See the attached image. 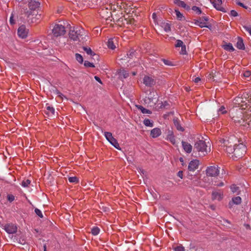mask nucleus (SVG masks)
I'll return each instance as SVG.
<instances>
[{
    "label": "nucleus",
    "instance_id": "nucleus-1",
    "mask_svg": "<svg viewBox=\"0 0 251 251\" xmlns=\"http://www.w3.org/2000/svg\"><path fill=\"white\" fill-rule=\"evenodd\" d=\"M41 3L39 1L31 0L28 4L29 9L25 12L27 21L29 23H39L42 19V12L39 13L38 10Z\"/></svg>",
    "mask_w": 251,
    "mask_h": 251
},
{
    "label": "nucleus",
    "instance_id": "nucleus-2",
    "mask_svg": "<svg viewBox=\"0 0 251 251\" xmlns=\"http://www.w3.org/2000/svg\"><path fill=\"white\" fill-rule=\"evenodd\" d=\"M242 115L240 114V117ZM232 120L235 123L244 127L247 129H251V115L244 116L243 117L233 116Z\"/></svg>",
    "mask_w": 251,
    "mask_h": 251
},
{
    "label": "nucleus",
    "instance_id": "nucleus-3",
    "mask_svg": "<svg viewBox=\"0 0 251 251\" xmlns=\"http://www.w3.org/2000/svg\"><path fill=\"white\" fill-rule=\"evenodd\" d=\"M107 6H105L106 9H109L112 13H115L117 11L121 15L123 14L122 8L124 7V4L120 0H114Z\"/></svg>",
    "mask_w": 251,
    "mask_h": 251
},
{
    "label": "nucleus",
    "instance_id": "nucleus-4",
    "mask_svg": "<svg viewBox=\"0 0 251 251\" xmlns=\"http://www.w3.org/2000/svg\"><path fill=\"white\" fill-rule=\"evenodd\" d=\"M207 145L205 141L203 140H199L197 141L194 145V150L199 152L200 156H204L207 153L208 151L207 149Z\"/></svg>",
    "mask_w": 251,
    "mask_h": 251
},
{
    "label": "nucleus",
    "instance_id": "nucleus-5",
    "mask_svg": "<svg viewBox=\"0 0 251 251\" xmlns=\"http://www.w3.org/2000/svg\"><path fill=\"white\" fill-rule=\"evenodd\" d=\"M84 34V30L83 28L80 27H75L71 29L69 35V37L74 41H78Z\"/></svg>",
    "mask_w": 251,
    "mask_h": 251
},
{
    "label": "nucleus",
    "instance_id": "nucleus-6",
    "mask_svg": "<svg viewBox=\"0 0 251 251\" xmlns=\"http://www.w3.org/2000/svg\"><path fill=\"white\" fill-rule=\"evenodd\" d=\"M246 152V147L243 144L235 145L233 155L235 158H240L243 156Z\"/></svg>",
    "mask_w": 251,
    "mask_h": 251
},
{
    "label": "nucleus",
    "instance_id": "nucleus-7",
    "mask_svg": "<svg viewBox=\"0 0 251 251\" xmlns=\"http://www.w3.org/2000/svg\"><path fill=\"white\" fill-rule=\"evenodd\" d=\"M221 146H223L224 150L229 154H233L235 149V145H233L229 141V140L221 139L220 141Z\"/></svg>",
    "mask_w": 251,
    "mask_h": 251
},
{
    "label": "nucleus",
    "instance_id": "nucleus-8",
    "mask_svg": "<svg viewBox=\"0 0 251 251\" xmlns=\"http://www.w3.org/2000/svg\"><path fill=\"white\" fill-rule=\"evenodd\" d=\"M52 33L56 37L63 36L66 33L65 27L61 24H56L52 29Z\"/></svg>",
    "mask_w": 251,
    "mask_h": 251
},
{
    "label": "nucleus",
    "instance_id": "nucleus-9",
    "mask_svg": "<svg viewBox=\"0 0 251 251\" xmlns=\"http://www.w3.org/2000/svg\"><path fill=\"white\" fill-rule=\"evenodd\" d=\"M251 98H250L248 96V94L247 93H244L241 97H237L234 99L235 103L238 104H241V106L243 105V103L247 105L248 103L251 102Z\"/></svg>",
    "mask_w": 251,
    "mask_h": 251
},
{
    "label": "nucleus",
    "instance_id": "nucleus-10",
    "mask_svg": "<svg viewBox=\"0 0 251 251\" xmlns=\"http://www.w3.org/2000/svg\"><path fill=\"white\" fill-rule=\"evenodd\" d=\"M104 135L106 139L110 142V143L115 148L118 150H120L121 149L118 143L117 140L114 138L112 134L110 132L105 131L104 132Z\"/></svg>",
    "mask_w": 251,
    "mask_h": 251
},
{
    "label": "nucleus",
    "instance_id": "nucleus-11",
    "mask_svg": "<svg viewBox=\"0 0 251 251\" xmlns=\"http://www.w3.org/2000/svg\"><path fill=\"white\" fill-rule=\"evenodd\" d=\"M218 166L208 167L206 170V174L208 176H216L219 174L220 171Z\"/></svg>",
    "mask_w": 251,
    "mask_h": 251
},
{
    "label": "nucleus",
    "instance_id": "nucleus-12",
    "mask_svg": "<svg viewBox=\"0 0 251 251\" xmlns=\"http://www.w3.org/2000/svg\"><path fill=\"white\" fill-rule=\"evenodd\" d=\"M128 17H126L125 16L121 15V20H120V24H118L119 25L125 26L126 25H132L134 23V20L133 18H128L129 16L126 15Z\"/></svg>",
    "mask_w": 251,
    "mask_h": 251
},
{
    "label": "nucleus",
    "instance_id": "nucleus-13",
    "mask_svg": "<svg viewBox=\"0 0 251 251\" xmlns=\"http://www.w3.org/2000/svg\"><path fill=\"white\" fill-rule=\"evenodd\" d=\"M4 229L7 233L13 234L17 232V226L14 224L9 223L4 225Z\"/></svg>",
    "mask_w": 251,
    "mask_h": 251
},
{
    "label": "nucleus",
    "instance_id": "nucleus-14",
    "mask_svg": "<svg viewBox=\"0 0 251 251\" xmlns=\"http://www.w3.org/2000/svg\"><path fill=\"white\" fill-rule=\"evenodd\" d=\"M199 165V161L197 159H194L189 163L188 169L189 171L194 172L198 168Z\"/></svg>",
    "mask_w": 251,
    "mask_h": 251
},
{
    "label": "nucleus",
    "instance_id": "nucleus-15",
    "mask_svg": "<svg viewBox=\"0 0 251 251\" xmlns=\"http://www.w3.org/2000/svg\"><path fill=\"white\" fill-rule=\"evenodd\" d=\"M28 30L25 28V25H22L20 26L18 29V34L19 37L25 38L27 36Z\"/></svg>",
    "mask_w": 251,
    "mask_h": 251
},
{
    "label": "nucleus",
    "instance_id": "nucleus-16",
    "mask_svg": "<svg viewBox=\"0 0 251 251\" xmlns=\"http://www.w3.org/2000/svg\"><path fill=\"white\" fill-rule=\"evenodd\" d=\"M194 24L199 26L200 27H207L209 29H211V25H208L207 22H205L203 21H202V19H199L198 20H194Z\"/></svg>",
    "mask_w": 251,
    "mask_h": 251
},
{
    "label": "nucleus",
    "instance_id": "nucleus-17",
    "mask_svg": "<svg viewBox=\"0 0 251 251\" xmlns=\"http://www.w3.org/2000/svg\"><path fill=\"white\" fill-rule=\"evenodd\" d=\"M143 83L146 86L148 87H151L155 84V81L152 78L146 75L143 78Z\"/></svg>",
    "mask_w": 251,
    "mask_h": 251
},
{
    "label": "nucleus",
    "instance_id": "nucleus-18",
    "mask_svg": "<svg viewBox=\"0 0 251 251\" xmlns=\"http://www.w3.org/2000/svg\"><path fill=\"white\" fill-rule=\"evenodd\" d=\"M241 201L242 200L241 197L239 196L233 197L232 198L231 201L229 202L228 207L229 208H231L234 204H239L241 203Z\"/></svg>",
    "mask_w": 251,
    "mask_h": 251
},
{
    "label": "nucleus",
    "instance_id": "nucleus-19",
    "mask_svg": "<svg viewBox=\"0 0 251 251\" xmlns=\"http://www.w3.org/2000/svg\"><path fill=\"white\" fill-rule=\"evenodd\" d=\"M223 198V194L220 192L214 191L212 193V199L213 200H217L221 201Z\"/></svg>",
    "mask_w": 251,
    "mask_h": 251
},
{
    "label": "nucleus",
    "instance_id": "nucleus-20",
    "mask_svg": "<svg viewBox=\"0 0 251 251\" xmlns=\"http://www.w3.org/2000/svg\"><path fill=\"white\" fill-rule=\"evenodd\" d=\"M161 134V130L159 128L155 127L151 131V136L153 138H156L159 136Z\"/></svg>",
    "mask_w": 251,
    "mask_h": 251
},
{
    "label": "nucleus",
    "instance_id": "nucleus-21",
    "mask_svg": "<svg viewBox=\"0 0 251 251\" xmlns=\"http://www.w3.org/2000/svg\"><path fill=\"white\" fill-rule=\"evenodd\" d=\"M182 146L184 150L188 153H190L192 151V146L188 142L182 141Z\"/></svg>",
    "mask_w": 251,
    "mask_h": 251
},
{
    "label": "nucleus",
    "instance_id": "nucleus-22",
    "mask_svg": "<svg viewBox=\"0 0 251 251\" xmlns=\"http://www.w3.org/2000/svg\"><path fill=\"white\" fill-rule=\"evenodd\" d=\"M214 7L218 10L221 11H224V8L222 6V0H214L212 2Z\"/></svg>",
    "mask_w": 251,
    "mask_h": 251
},
{
    "label": "nucleus",
    "instance_id": "nucleus-23",
    "mask_svg": "<svg viewBox=\"0 0 251 251\" xmlns=\"http://www.w3.org/2000/svg\"><path fill=\"white\" fill-rule=\"evenodd\" d=\"M110 14L114 22H115L117 25L121 24L120 20H121V15L119 14V13L117 12L116 13H112L111 12H110Z\"/></svg>",
    "mask_w": 251,
    "mask_h": 251
},
{
    "label": "nucleus",
    "instance_id": "nucleus-24",
    "mask_svg": "<svg viewBox=\"0 0 251 251\" xmlns=\"http://www.w3.org/2000/svg\"><path fill=\"white\" fill-rule=\"evenodd\" d=\"M167 139L172 144L175 145L176 144V139L173 131L169 130L168 131Z\"/></svg>",
    "mask_w": 251,
    "mask_h": 251
},
{
    "label": "nucleus",
    "instance_id": "nucleus-25",
    "mask_svg": "<svg viewBox=\"0 0 251 251\" xmlns=\"http://www.w3.org/2000/svg\"><path fill=\"white\" fill-rule=\"evenodd\" d=\"M117 41V39L116 38H110L108 40L107 42V46L108 48L114 50L116 48V46L115 45V42Z\"/></svg>",
    "mask_w": 251,
    "mask_h": 251
},
{
    "label": "nucleus",
    "instance_id": "nucleus-26",
    "mask_svg": "<svg viewBox=\"0 0 251 251\" xmlns=\"http://www.w3.org/2000/svg\"><path fill=\"white\" fill-rule=\"evenodd\" d=\"M174 3L178 6L182 7L185 9L189 10L190 9V6L187 5L184 1L180 0H174Z\"/></svg>",
    "mask_w": 251,
    "mask_h": 251
},
{
    "label": "nucleus",
    "instance_id": "nucleus-27",
    "mask_svg": "<svg viewBox=\"0 0 251 251\" xmlns=\"http://www.w3.org/2000/svg\"><path fill=\"white\" fill-rule=\"evenodd\" d=\"M173 122L177 130L180 131H183L184 130V128L181 126L180 122L177 118L174 119Z\"/></svg>",
    "mask_w": 251,
    "mask_h": 251
},
{
    "label": "nucleus",
    "instance_id": "nucleus-28",
    "mask_svg": "<svg viewBox=\"0 0 251 251\" xmlns=\"http://www.w3.org/2000/svg\"><path fill=\"white\" fill-rule=\"evenodd\" d=\"M83 49L88 54L91 55L93 56H95L97 58V59L99 58V55L96 54L94 51H93L91 48L83 47Z\"/></svg>",
    "mask_w": 251,
    "mask_h": 251
},
{
    "label": "nucleus",
    "instance_id": "nucleus-29",
    "mask_svg": "<svg viewBox=\"0 0 251 251\" xmlns=\"http://www.w3.org/2000/svg\"><path fill=\"white\" fill-rule=\"evenodd\" d=\"M236 47L239 50L245 49V46L243 43V40L241 37L238 38V40L236 43Z\"/></svg>",
    "mask_w": 251,
    "mask_h": 251
},
{
    "label": "nucleus",
    "instance_id": "nucleus-30",
    "mask_svg": "<svg viewBox=\"0 0 251 251\" xmlns=\"http://www.w3.org/2000/svg\"><path fill=\"white\" fill-rule=\"evenodd\" d=\"M46 109L47 111L45 112V113L49 116L53 115L54 114L55 110L53 107L47 106Z\"/></svg>",
    "mask_w": 251,
    "mask_h": 251
},
{
    "label": "nucleus",
    "instance_id": "nucleus-31",
    "mask_svg": "<svg viewBox=\"0 0 251 251\" xmlns=\"http://www.w3.org/2000/svg\"><path fill=\"white\" fill-rule=\"evenodd\" d=\"M136 107H137V108L139 110H141L142 113H143V114H151V111H150V110H148V109L144 108L142 105H136Z\"/></svg>",
    "mask_w": 251,
    "mask_h": 251
},
{
    "label": "nucleus",
    "instance_id": "nucleus-32",
    "mask_svg": "<svg viewBox=\"0 0 251 251\" xmlns=\"http://www.w3.org/2000/svg\"><path fill=\"white\" fill-rule=\"evenodd\" d=\"M143 123L147 126H153V122L149 119H145L143 121Z\"/></svg>",
    "mask_w": 251,
    "mask_h": 251
},
{
    "label": "nucleus",
    "instance_id": "nucleus-33",
    "mask_svg": "<svg viewBox=\"0 0 251 251\" xmlns=\"http://www.w3.org/2000/svg\"><path fill=\"white\" fill-rule=\"evenodd\" d=\"M224 49L226 50H228L231 52L234 50V49L233 47L232 44L231 43H228L227 44L224 45Z\"/></svg>",
    "mask_w": 251,
    "mask_h": 251
},
{
    "label": "nucleus",
    "instance_id": "nucleus-34",
    "mask_svg": "<svg viewBox=\"0 0 251 251\" xmlns=\"http://www.w3.org/2000/svg\"><path fill=\"white\" fill-rule=\"evenodd\" d=\"M100 229L97 226L93 227L91 229V233L93 235H97L100 232Z\"/></svg>",
    "mask_w": 251,
    "mask_h": 251
},
{
    "label": "nucleus",
    "instance_id": "nucleus-35",
    "mask_svg": "<svg viewBox=\"0 0 251 251\" xmlns=\"http://www.w3.org/2000/svg\"><path fill=\"white\" fill-rule=\"evenodd\" d=\"M75 58L76 60L80 63L82 64L83 62V58L82 56L79 53H75Z\"/></svg>",
    "mask_w": 251,
    "mask_h": 251
},
{
    "label": "nucleus",
    "instance_id": "nucleus-36",
    "mask_svg": "<svg viewBox=\"0 0 251 251\" xmlns=\"http://www.w3.org/2000/svg\"><path fill=\"white\" fill-rule=\"evenodd\" d=\"M162 27L166 32H169L171 31V26L169 23L163 24Z\"/></svg>",
    "mask_w": 251,
    "mask_h": 251
},
{
    "label": "nucleus",
    "instance_id": "nucleus-37",
    "mask_svg": "<svg viewBox=\"0 0 251 251\" xmlns=\"http://www.w3.org/2000/svg\"><path fill=\"white\" fill-rule=\"evenodd\" d=\"M68 180L71 183H77L78 182V178L76 176L69 177Z\"/></svg>",
    "mask_w": 251,
    "mask_h": 251
},
{
    "label": "nucleus",
    "instance_id": "nucleus-38",
    "mask_svg": "<svg viewBox=\"0 0 251 251\" xmlns=\"http://www.w3.org/2000/svg\"><path fill=\"white\" fill-rule=\"evenodd\" d=\"M192 10H193L194 12H196V14L200 15L201 14L202 12L200 8L196 6H193L192 7Z\"/></svg>",
    "mask_w": 251,
    "mask_h": 251
},
{
    "label": "nucleus",
    "instance_id": "nucleus-39",
    "mask_svg": "<svg viewBox=\"0 0 251 251\" xmlns=\"http://www.w3.org/2000/svg\"><path fill=\"white\" fill-rule=\"evenodd\" d=\"M135 50L133 49H131L127 53V57L129 58H132L135 55Z\"/></svg>",
    "mask_w": 251,
    "mask_h": 251
},
{
    "label": "nucleus",
    "instance_id": "nucleus-40",
    "mask_svg": "<svg viewBox=\"0 0 251 251\" xmlns=\"http://www.w3.org/2000/svg\"><path fill=\"white\" fill-rule=\"evenodd\" d=\"M30 183V180H29V179L24 180L22 182V186L24 187H28Z\"/></svg>",
    "mask_w": 251,
    "mask_h": 251
},
{
    "label": "nucleus",
    "instance_id": "nucleus-41",
    "mask_svg": "<svg viewBox=\"0 0 251 251\" xmlns=\"http://www.w3.org/2000/svg\"><path fill=\"white\" fill-rule=\"evenodd\" d=\"M239 187L237 186L235 184H232L230 186L231 191L234 193L237 192V191L239 190Z\"/></svg>",
    "mask_w": 251,
    "mask_h": 251
},
{
    "label": "nucleus",
    "instance_id": "nucleus-42",
    "mask_svg": "<svg viewBox=\"0 0 251 251\" xmlns=\"http://www.w3.org/2000/svg\"><path fill=\"white\" fill-rule=\"evenodd\" d=\"M175 12L176 13L177 18L179 20H181L183 18V15L178 10L176 9Z\"/></svg>",
    "mask_w": 251,
    "mask_h": 251
},
{
    "label": "nucleus",
    "instance_id": "nucleus-43",
    "mask_svg": "<svg viewBox=\"0 0 251 251\" xmlns=\"http://www.w3.org/2000/svg\"><path fill=\"white\" fill-rule=\"evenodd\" d=\"M35 213H36V215H37L39 217H40V218H43V215L42 213V212L41 211V210L37 208H36L35 209Z\"/></svg>",
    "mask_w": 251,
    "mask_h": 251
},
{
    "label": "nucleus",
    "instance_id": "nucleus-44",
    "mask_svg": "<svg viewBox=\"0 0 251 251\" xmlns=\"http://www.w3.org/2000/svg\"><path fill=\"white\" fill-rule=\"evenodd\" d=\"M84 66L86 67H95L93 63H90L88 61H85L84 64Z\"/></svg>",
    "mask_w": 251,
    "mask_h": 251
},
{
    "label": "nucleus",
    "instance_id": "nucleus-45",
    "mask_svg": "<svg viewBox=\"0 0 251 251\" xmlns=\"http://www.w3.org/2000/svg\"><path fill=\"white\" fill-rule=\"evenodd\" d=\"M162 61L166 65H168V66H173V63L168 60H166L165 59H162Z\"/></svg>",
    "mask_w": 251,
    "mask_h": 251
},
{
    "label": "nucleus",
    "instance_id": "nucleus-46",
    "mask_svg": "<svg viewBox=\"0 0 251 251\" xmlns=\"http://www.w3.org/2000/svg\"><path fill=\"white\" fill-rule=\"evenodd\" d=\"M243 28L251 35V25H244Z\"/></svg>",
    "mask_w": 251,
    "mask_h": 251
},
{
    "label": "nucleus",
    "instance_id": "nucleus-47",
    "mask_svg": "<svg viewBox=\"0 0 251 251\" xmlns=\"http://www.w3.org/2000/svg\"><path fill=\"white\" fill-rule=\"evenodd\" d=\"M183 45V42L180 40H177L176 43V47H181Z\"/></svg>",
    "mask_w": 251,
    "mask_h": 251
},
{
    "label": "nucleus",
    "instance_id": "nucleus-48",
    "mask_svg": "<svg viewBox=\"0 0 251 251\" xmlns=\"http://www.w3.org/2000/svg\"><path fill=\"white\" fill-rule=\"evenodd\" d=\"M181 49L180 51V53L182 54H186L187 52L186 50V46L185 45H183L181 47Z\"/></svg>",
    "mask_w": 251,
    "mask_h": 251
},
{
    "label": "nucleus",
    "instance_id": "nucleus-49",
    "mask_svg": "<svg viewBox=\"0 0 251 251\" xmlns=\"http://www.w3.org/2000/svg\"><path fill=\"white\" fill-rule=\"evenodd\" d=\"M121 75H122L124 78H126L129 75L126 71H123L122 72Z\"/></svg>",
    "mask_w": 251,
    "mask_h": 251
},
{
    "label": "nucleus",
    "instance_id": "nucleus-50",
    "mask_svg": "<svg viewBox=\"0 0 251 251\" xmlns=\"http://www.w3.org/2000/svg\"><path fill=\"white\" fill-rule=\"evenodd\" d=\"M7 199L10 202H12L15 199V197L12 195H8Z\"/></svg>",
    "mask_w": 251,
    "mask_h": 251
},
{
    "label": "nucleus",
    "instance_id": "nucleus-51",
    "mask_svg": "<svg viewBox=\"0 0 251 251\" xmlns=\"http://www.w3.org/2000/svg\"><path fill=\"white\" fill-rule=\"evenodd\" d=\"M175 251H184L183 247L181 246H177L174 249Z\"/></svg>",
    "mask_w": 251,
    "mask_h": 251
},
{
    "label": "nucleus",
    "instance_id": "nucleus-52",
    "mask_svg": "<svg viewBox=\"0 0 251 251\" xmlns=\"http://www.w3.org/2000/svg\"><path fill=\"white\" fill-rule=\"evenodd\" d=\"M225 107L224 106H222L219 109V112H221V114H225L226 112V110H225Z\"/></svg>",
    "mask_w": 251,
    "mask_h": 251
},
{
    "label": "nucleus",
    "instance_id": "nucleus-53",
    "mask_svg": "<svg viewBox=\"0 0 251 251\" xmlns=\"http://www.w3.org/2000/svg\"><path fill=\"white\" fill-rule=\"evenodd\" d=\"M236 4L238 5H239L242 7H243L245 9H247L248 8V6H246L244 5V3H242L240 1H237L236 2Z\"/></svg>",
    "mask_w": 251,
    "mask_h": 251
},
{
    "label": "nucleus",
    "instance_id": "nucleus-54",
    "mask_svg": "<svg viewBox=\"0 0 251 251\" xmlns=\"http://www.w3.org/2000/svg\"><path fill=\"white\" fill-rule=\"evenodd\" d=\"M230 15L232 16L236 17L238 16V13L235 10H232L230 11Z\"/></svg>",
    "mask_w": 251,
    "mask_h": 251
},
{
    "label": "nucleus",
    "instance_id": "nucleus-55",
    "mask_svg": "<svg viewBox=\"0 0 251 251\" xmlns=\"http://www.w3.org/2000/svg\"><path fill=\"white\" fill-rule=\"evenodd\" d=\"M251 73L250 71H247L244 73L243 75H244V76H245L246 77H248L251 75Z\"/></svg>",
    "mask_w": 251,
    "mask_h": 251
},
{
    "label": "nucleus",
    "instance_id": "nucleus-56",
    "mask_svg": "<svg viewBox=\"0 0 251 251\" xmlns=\"http://www.w3.org/2000/svg\"><path fill=\"white\" fill-rule=\"evenodd\" d=\"M183 171H179L177 174V176L180 177L181 179H182L183 178Z\"/></svg>",
    "mask_w": 251,
    "mask_h": 251
},
{
    "label": "nucleus",
    "instance_id": "nucleus-57",
    "mask_svg": "<svg viewBox=\"0 0 251 251\" xmlns=\"http://www.w3.org/2000/svg\"><path fill=\"white\" fill-rule=\"evenodd\" d=\"M13 18H14L13 15L12 14L10 16V23L11 25H13L15 24V22L14 21Z\"/></svg>",
    "mask_w": 251,
    "mask_h": 251
},
{
    "label": "nucleus",
    "instance_id": "nucleus-58",
    "mask_svg": "<svg viewBox=\"0 0 251 251\" xmlns=\"http://www.w3.org/2000/svg\"><path fill=\"white\" fill-rule=\"evenodd\" d=\"M200 19H202V21H203L205 22H207L209 20L208 18L206 16L202 17L201 18H200Z\"/></svg>",
    "mask_w": 251,
    "mask_h": 251
},
{
    "label": "nucleus",
    "instance_id": "nucleus-59",
    "mask_svg": "<svg viewBox=\"0 0 251 251\" xmlns=\"http://www.w3.org/2000/svg\"><path fill=\"white\" fill-rule=\"evenodd\" d=\"M193 81L196 83H198L199 82H200L201 81V78L199 77H196L194 80Z\"/></svg>",
    "mask_w": 251,
    "mask_h": 251
},
{
    "label": "nucleus",
    "instance_id": "nucleus-60",
    "mask_svg": "<svg viewBox=\"0 0 251 251\" xmlns=\"http://www.w3.org/2000/svg\"><path fill=\"white\" fill-rule=\"evenodd\" d=\"M95 79L97 81H98L99 82H100V83L102 84V82L101 81V79H100V78L99 77H98V76H95L94 77Z\"/></svg>",
    "mask_w": 251,
    "mask_h": 251
},
{
    "label": "nucleus",
    "instance_id": "nucleus-61",
    "mask_svg": "<svg viewBox=\"0 0 251 251\" xmlns=\"http://www.w3.org/2000/svg\"><path fill=\"white\" fill-rule=\"evenodd\" d=\"M140 172L141 174H142L143 175H145L146 174V172L142 169H140Z\"/></svg>",
    "mask_w": 251,
    "mask_h": 251
},
{
    "label": "nucleus",
    "instance_id": "nucleus-62",
    "mask_svg": "<svg viewBox=\"0 0 251 251\" xmlns=\"http://www.w3.org/2000/svg\"><path fill=\"white\" fill-rule=\"evenodd\" d=\"M224 182H220V183L217 184L216 185H217V186H219V187H222V186H224Z\"/></svg>",
    "mask_w": 251,
    "mask_h": 251
},
{
    "label": "nucleus",
    "instance_id": "nucleus-63",
    "mask_svg": "<svg viewBox=\"0 0 251 251\" xmlns=\"http://www.w3.org/2000/svg\"><path fill=\"white\" fill-rule=\"evenodd\" d=\"M152 18H153L154 19H155V18H156V14H155V13H153L152 14Z\"/></svg>",
    "mask_w": 251,
    "mask_h": 251
},
{
    "label": "nucleus",
    "instance_id": "nucleus-64",
    "mask_svg": "<svg viewBox=\"0 0 251 251\" xmlns=\"http://www.w3.org/2000/svg\"><path fill=\"white\" fill-rule=\"evenodd\" d=\"M179 161H180L181 162H183V158L180 157V158H179Z\"/></svg>",
    "mask_w": 251,
    "mask_h": 251
}]
</instances>
